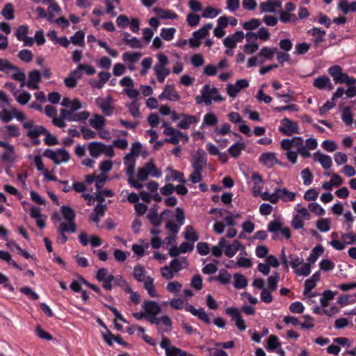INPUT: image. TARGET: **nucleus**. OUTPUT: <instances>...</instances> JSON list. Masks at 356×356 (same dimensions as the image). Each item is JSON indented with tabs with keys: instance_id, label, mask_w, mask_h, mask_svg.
<instances>
[{
	"instance_id": "20e7f679",
	"label": "nucleus",
	"mask_w": 356,
	"mask_h": 356,
	"mask_svg": "<svg viewBox=\"0 0 356 356\" xmlns=\"http://www.w3.org/2000/svg\"><path fill=\"white\" fill-rule=\"evenodd\" d=\"M88 150L90 156L93 158H97L102 154H104L109 157H113L115 156L113 146H107L101 142L90 143L88 144Z\"/></svg>"
},
{
	"instance_id": "a878e982",
	"label": "nucleus",
	"mask_w": 356,
	"mask_h": 356,
	"mask_svg": "<svg viewBox=\"0 0 356 356\" xmlns=\"http://www.w3.org/2000/svg\"><path fill=\"white\" fill-rule=\"evenodd\" d=\"M280 188H276L274 193H270L268 192H264L261 194V197L263 200L269 201L273 204H276L280 198Z\"/></svg>"
},
{
	"instance_id": "bb28decb",
	"label": "nucleus",
	"mask_w": 356,
	"mask_h": 356,
	"mask_svg": "<svg viewBox=\"0 0 356 356\" xmlns=\"http://www.w3.org/2000/svg\"><path fill=\"white\" fill-rule=\"evenodd\" d=\"M57 231L64 233H74L76 231V225L75 222H61L57 228Z\"/></svg>"
},
{
	"instance_id": "bf43d9fd",
	"label": "nucleus",
	"mask_w": 356,
	"mask_h": 356,
	"mask_svg": "<svg viewBox=\"0 0 356 356\" xmlns=\"http://www.w3.org/2000/svg\"><path fill=\"white\" fill-rule=\"evenodd\" d=\"M84 36L85 33L83 31H78L71 37V41L75 45H81L83 44Z\"/></svg>"
},
{
	"instance_id": "a18cd8bd",
	"label": "nucleus",
	"mask_w": 356,
	"mask_h": 356,
	"mask_svg": "<svg viewBox=\"0 0 356 356\" xmlns=\"http://www.w3.org/2000/svg\"><path fill=\"white\" fill-rule=\"evenodd\" d=\"M280 279L278 273H275L273 275L268 278V289L271 291H275L277 288V283Z\"/></svg>"
},
{
	"instance_id": "c756f323",
	"label": "nucleus",
	"mask_w": 356,
	"mask_h": 356,
	"mask_svg": "<svg viewBox=\"0 0 356 356\" xmlns=\"http://www.w3.org/2000/svg\"><path fill=\"white\" fill-rule=\"evenodd\" d=\"M154 11L162 19H175L177 18V15L172 10L155 8Z\"/></svg>"
},
{
	"instance_id": "4c0bfd02",
	"label": "nucleus",
	"mask_w": 356,
	"mask_h": 356,
	"mask_svg": "<svg viewBox=\"0 0 356 356\" xmlns=\"http://www.w3.org/2000/svg\"><path fill=\"white\" fill-rule=\"evenodd\" d=\"M214 280L222 284H228L231 280V275L226 270H220L218 275L215 277L211 278Z\"/></svg>"
},
{
	"instance_id": "13d9d810",
	"label": "nucleus",
	"mask_w": 356,
	"mask_h": 356,
	"mask_svg": "<svg viewBox=\"0 0 356 356\" xmlns=\"http://www.w3.org/2000/svg\"><path fill=\"white\" fill-rule=\"evenodd\" d=\"M317 228L323 232H325L330 229V220L328 218H322L316 222Z\"/></svg>"
},
{
	"instance_id": "0eeeda50",
	"label": "nucleus",
	"mask_w": 356,
	"mask_h": 356,
	"mask_svg": "<svg viewBox=\"0 0 356 356\" xmlns=\"http://www.w3.org/2000/svg\"><path fill=\"white\" fill-rule=\"evenodd\" d=\"M23 127L26 130V136L31 139L38 138L45 131V128L43 126L35 124L32 120L24 122Z\"/></svg>"
},
{
	"instance_id": "423d86ee",
	"label": "nucleus",
	"mask_w": 356,
	"mask_h": 356,
	"mask_svg": "<svg viewBox=\"0 0 356 356\" xmlns=\"http://www.w3.org/2000/svg\"><path fill=\"white\" fill-rule=\"evenodd\" d=\"M160 346L165 350L166 356H194L180 348L172 346L170 339L165 336L162 337Z\"/></svg>"
},
{
	"instance_id": "ea45409f",
	"label": "nucleus",
	"mask_w": 356,
	"mask_h": 356,
	"mask_svg": "<svg viewBox=\"0 0 356 356\" xmlns=\"http://www.w3.org/2000/svg\"><path fill=\"white\" fill-rule=\"evenodd\" d=\"M61 213L64 218L68 222H75V212L69 206H63Z\"/></svg>"
},
{
	"instance_id": "e2e57ef3",
	"label": "nucleus",
	"mask_w": 356,
	"mask_h": 356,
	"mask_svg": "<svg viewBox=\"0 0 356 356\" xmlns=\"http://www.w3.org/2000/svg\"><path fill=\"white\" fill-rule=\"evenodd\" d=\"M261 24V22L259 19H251L248 22H245L243 24V27L245 30H253L257 29Z\"/></svg>"
},
{
	"instance_id": "c03bdc74",
	"label": "nucleus",
	"mask_w": 356,
	"mask_h": 356,
	"mask_svg": "<svg viewBox=\"0 0 356 356\" xmlns=\"http://www.w3.org/2000/svg\"><path fill=\"white\" fill-rule=\"evenodd\" d=\"M227 241L224 237L221 238L218 242V245L213 246L211 249V253L213 256L220 257L222 254V248H225Z\"/></svg>"
},
{
	"instance_id": "603ef678",
	"label": "nucleus",
	"mask_w": 356,
	"mask_h": 356,
	"mask_svg": "<svg viewBox=\"0 0 356 356\" xmlns=\"http://www.w3.org/2000/svg\"><path fill=\"white\" fill-rule=\"evenodd\" d=\"M211 28L212 24L208 23L199 30L193 32V35L194 37H197V38L202 39L207 35L209 30L211 29Z\"/></svg>"
},
{
	"instance_id": "09e8293b",
	"label": "nucleus",
	"mask_w": 356,
	"mask_h": 356,
	"mask_svg": "<svg viewBox=\"0 0 356 356\" xmlns=\"http://www.w3.org/2000/svg\"><path fill=\"white\" fill-rule=\"evenodd\" d=\"M280 196L283 202L293 201L296 197V193L284 188H280Z\"/></svg>"
},
{
	"instance_id": "7ed1b4c3",
	"label": "nucleus",
	"mask_w": 356,
	"mask_h": 356,
	"mask_svg": "<svg viewBox=\"0 0 356 356\" xmlns=\"http://www.w3.org/2000/svg\"><path fill=\"white\" fill-rule=\"evenodd\" d=\"M149 175L154 177H159L161 175V171L157 169L152 160L138 168L137 174L135 175V179L139 183V181H146Z\"/></svg>"
},
{
	"instance_id": "f03ea898",
	"label": "nucleus",
	"mask_w": 356,
	"mask_h": 356,
	"mask_svg": "<svg viewBox=\"0 0 356 356\" xmlns=\"http://www.w3.org/2000/svg\"><path fill=\"white\" fill-rule=\"evenodd\" d=\"M223 97L218 93L216 88H211L209 85L204 86L201 90V95L195 97L197 104H200L204 103L207 106L211 104L212 100L219 102L223 100Z\"/></svg>"
},
{
	"instance_id": "72a5a7b5",
	"label": "nucleus",
	"mask_w": 356,
	"mask_h": 356,
	"mask_svg": "<svg viewBox=\"0 0 356 356\" xmlns=\"http://www.w3.org/2000/svg\"><path fill=\"white\" fill-rule=\"evenodd\" d=\"M146 270L145 268L138 264L134 268V278L139 282H144L146 279L145 277Z\"/></svg>"
},
{
	"instance_id": "412c9836",
	"label": "nucleus",
	"mask_w": 356,
	"mask_h": 356,
	"mask_svg": "<svg viewBox=\"0 0 356 356\" xmlns=\"http://www.w3.org/2000/svg\"><path fill=\"white\" fill-rule=\"evenodd\" d=\"M259 161L268 168L273 167L275 163H278L275 154L273 152L264 153L259 156Z\"/></svg>"
},
{
	"instance_id": "4be33fe9",
	"label": "nucleus",
	"mask_w": 356,
	"mask_h": 356,
	"mask_svg": "<svg viewBox=\"0 0 356 356\" xmlns=\"http://www.w3.org/2000/svg\"><path fill=\"white\" fill-rule=\"evenodd\" d=\"M225 248V254L229 258L233 257L238 250H244V247L238 240H234L230 245L226 243Z\"/></svg>"
},
{
	"instance_id": "473e14b6",
	"label": "nucleus",
	"mask_w": 356,
	"mask_h": 356,
	"mask_svg": "<svg viewBox=\"0 0 356 356\" xmlns=\"http://www.w3.org/2000/svg\"><path fill=\"white\" fill-rule=\"evenodd\" d=\"M144 288L147 290L151 297H156L157 293L154 284V279L151 277H147L144 281Z\"/></svg>"
},
{
	"instance_id": "39448f33",
	"label": "nucleus",
	"mask_w": 356,
	"mask_h": 356,
	"mask_svg": "<svg viewBox=\"0 0 356 356\" xmlns=\"http://www.w3.org/2000/svg\"><path fill=\"white\" fill-rule=\"evenodd\" d=\"M43 155L52 160L57 165L63 162H67L70 159L69 152L63 148L57 150L47 149L44 150Z\"/></svg>"
},
{
	"instance_id": "6e6d98bb",
	"label": "nucleus",
	"mask_w": 356,
	"mask_h": 356,
	"mask_svg": "<svg viewBox=\"0 0 356 356\" xmlns=\"http://www.w3.org/2000/svg\"><path fill=\"white\" fill-rule=\"evenodd\" d=\"M279 346H280V343L278 341V338L275 335L269 336L267 339V350H274Z\"/></svg>"
},
{
	"instance_id": "a211bd4d",
	"label": "nucleus",
	"mask_w": 356,
	"mask_h": 356,
	"mask_svg": "<svg viewBox=\"0 0 356 356\" xmlns=\"http://www.w3.org/2000/svg\"><path fill=\"white\" fill-rule=\"evenodd\" d=\"M41 79V74L38 70H33L29 73V80L26 86L29 88L36 90L39 88L38 83Z\"/></svg>"
},
{
	"instance_id": "3c124183",
	"label": "nucleus",
	"mask_w": 356,
	"mask_h": 356,
	"mask_svg": "<svg viewBox=\"0 0 356 356\" xmlns=\"http://www.w3.org/2000/svg\"><path fill=\"white\" fill-rule=\"evenodd\" d=\"M280 19L283 23H287L291 21H296L297 19L296 15L293 13L285 12L282 8L279 9Z\"/></svg>"
},
{
	"instance_id": "393cba45",
	"label": "nucleus",
	"mask_w": 356,
	"mask_h": 356,
	"mask_svg": "<svg viewBox=\"0 0 356 356\" xmlns=\"http://www.w3.org/2000/svg\"><path fill=\"white\" fill-rule=\"evenodd\" d=\"M106 120L99 114H94L89 120L90 125L96 130L101 129L105 125Z\"/></svg>"
},
{
	"instance_id": "c85d7f7f",
	"label": "nucleus",
	"mask_w": 356,
	"mask_h": 356,
	"mask_svg": "<svg viewBox=\"0 0 356 356\" xmlns=\"http://www.w3.org/2000/svg\"><path fill=\"white\" fill-rule=\"evenodd\" d=\"M338 7L344 14H347L350 11L355 12L356 1L349 3L348 0H342L339 2Z\"/></svg>"
},
{
	"instance_id": "cd10ccee",
	"label": "nucleus",
	"mask_w": 356,
	"mask_h": 356,
	"mask_svg": "<svg viewBox=\"0 0 356 356\" xmlns=\"http://www.w3.org/2000/svg\"><path fill=\"white\" fill-rule=\"evenodd\" d=\"M337 293L338 291H332L330 290L323 291L320 300L321 307L323 308L327 307L328 306L329 301L332 300Z\"/></svg>"
},
{
	"instance_id": "9d476101",
	"label": "nucleus",
	"mask_w": 356,
	"mask_h": 356,
	"mask_svg": "<svg viewBox=\"0 0 356 356\" xmlns=\"http://www.w3.org/2000/svg\"><path fill=\"white\" fill-rule=\"evenodd\" d=\"M60 115L68 121L76 122L84 121L87 120L90 116V113L88 111L75 113V111H72L67 109H61Z\"/></svg>"
},
{
	"instance_id": "e433bc0d",
	"label": "nucleus",
	"mask_w": 356,
	"mask_h": 356,
	"mask_svg": "<svg viewBox=\"0 0 356 356\" xmlns=\"http://www.w3.org/2000/svg\"><path fill=\"white\" fill-rule=\"evenodd\" d=\"M97 104L102 109V112L106 115H111L113 112V108L110 104L106 102L104 99H97Z\"/></svg>"
},
{
	"instance_id": "de8ad7c7",
	"label": "nucleus",
	"mask_w": 356,
	"mask_h": 356,
	"mask_svg": "<svg viewBox=\"0 0 356 356\" xmlns=\"http://www.w3.org/2000/svg\"><path fill=\"white\" fill-rule=\"evenodd\" d=\"M0 259L6 261L8 264L13 266V267L22 270V268L12 259L11 254L6 251L0 250Z\"/></svg>"
},
{
	"instance_id": "4468645a",
	"label": "nucleus",
	"mask_w": 356,
	"mask_h": 356,
	"mask_svg": "<svg viewBox=\"0 0 356 356\" xmlns=\"http://www.w3.org/2000/svg\"><path fill=\"white\" fill-rule=\"evenodd\" d=\"M260 9L263 13H275L282 8V2L279 0H267L259 4Z\"/></svg>"
},
{
	"instance_id": "37998d69",
	"label": "nucleus",
	"mask_w": 356,
	"mask_h": 356,
	"mask_svg": "<svg viewBox=\"0 0 356 356\" xmlns=\"http://www.w3.org/2000/svg\"><path fill=\"white\" fill-rule=\"evenodd\" d=\"M3 17L7 20L13 19L14 16V8L10 3H6L1 12Z\"/></svg>"
},
{
	"instance_id": "f257e3e1",
	"label": "nucleus",
	"mask_w": 356,
	"mask_h": 356,
	"mask_svg": "<svg viewBox=\"0 0 356 356\" xmlns=\"http://www.w3.org/2000/svg\"><path fill=\"white\" fill-rule=\"evenodd\" d=\"M138 149L134 147L131 148V152L124 157V163L126 165V174L128 177L127 181L129 185L136 189L142 188L144 185L136 181L135 179V165L136 157L139 155L140 145L138 143L134 144Z\"/></svg>"
},
{
	"instance_id": "b1692460",
	"label": "nucleus",
	"mask_w": 356,
	"mask_h": 356,
	"mask_svg": "<svg viewBox=\"0 0 356 356\" xmlns=\"http://www.w3.org/2000/svg\"><path fill=\"white\" fill-rule=\"evenodd\" d=\"M180 116L182 118V120L179 122L178 127L183 129H189L191 124L197 122V118L195 115L181 113Z\"/></svg>"
},
{
	"instance_id": "0e129e2a",
	"label": "nucleus",
	"mask_w": 356,
	"mask_h": 356,
	"mask_svg": "<svg viewBox=\"0 0 356 356\" xmlns=\"http://www.w3.org/2000/svg\"><path fill=\"white\" fill-rule=\"evenodd\" d=\"M43 134L45 136L44 143L47 145H56L58 144V140L57 138L45 129V131L43 132Z\"/></svg>"
},
{
	"instance_id": "dca6fc26",
	"label": "nucleus",
	"mask_w": 356,
	"mask_h": 356,
	"mask_svg": "<svg viewBox=\"0 0 356 356\" xmlns=\"http://www.w3.org/2000/svg\"><path fill=\"white\" fill-rule=\"evenodd\" d=\"M143 308L147 316H156L161 311L160 305L156 302L152 300L145 301Z\"/></svg>"
},
{
	"instance_id": "680f3d73",
	"label": "nucleus",
	"mask_w": 356,
	"mask_h": 356,
	"mask_svg": "<svg viewBox=\"0 0 356 356\" xmlns=\"http://www.w3.org/2000/svg\"><path fill=\"white\" fill-rule=\"evenodd\" d=\"M128 109L131 115L134 118H139L140 113L139 110V104L137 100L134 101L128 105Z\"/></svg>"
},
{
	"instance_id": "f8f14e48",
	"label": "nucleus",
	"mask_w": 356,
	"mask_h": 356,
	"mask_svg": "<svg viewBox=\"0 0 356 356\" xmlns=\"http://www.w3.org/2000/svg\"><path fill=\"white\" fill-rule=\"evenodd\" d=\"M248 86L249 83L248 80L245 79L237 80L235 84L229 83L227 85V94L229 97L234 98L242 89L246 88Z\"/></svg>"
},
{
	"instance_id": "69168bd1",
	"label": "nucleus",
	"mask_w": 356,
	"mask_h": 356,
	"mask_svg": "<svg viewBox=\"0 0 356 356\" xmlns=\"http://www.w3.org/2000/svg\"><path fill=\"white\" fill-rule=\"evenodd\" d=\"M236 264L238 267L250 268L252 266V263L250 259L243 257L242 253H241L237 257Z\"/></svg>"
},
{
	"instance_id": "58836bf2",
	"label": "nucleus",
	"mask_w": 356,
	"mask_h": 356,
	"mask_svg": "<svg viewBox=\"0 0 356 356\" xmlns=\"http://www.w3.org/2000/svg\"><path fill=\"white\" fill-rule=\"evenodd\" d=\"M184 238L192 242H195L199 239V236L192 225H188L186 227Z\"/></svg>"
},
{
	"instance_id": "7c9ffc66",
	"label": "nucleus",
	"mask_w": 356,
	"mask_h": 356,
	"mask_svg": "<svg viewBox=\"0 0 356 356\" xmlns=\"http://www.w3.org/2000/svg\"><path fill=\"white\" fill-rule=\"evenodd\" d=\"M245 147V143H236L228 149V152L232 157L237 158L239 156L241 151L243 150Z\"/></svg>"
},
{
	"instance_id": "aec40b11",
	"label": "nucleus",
	"mask_w": 356,
	"mask_h": 356,
	"mask_svg": "<svg viewBox=\"0 0 356 356\" xmlns=\"http://www.w3.org/2000/svg\"><path fill=\"white\" fill-rule=\"evenodd\" d=\"M328 73L333 77V80L336 84L342 83L344 79L343 76L347 74L342 72V68L339 65H333L328 69Z\"/></svg>"
},
{
	"instance_id": "052dcab7",
	"label": "nucleus",
	"mask_w": 356,
	"mask_h": 356,
	"mask_svg": "<svg viewBox=\"0 0 356 356\" xmlns=\"http://www.w3.org/2000/svg\"><path fill=\"white\" fill-rule=\"evenodd\" d=\"M14 71L13 74L12 75V78L15 80L21 82V87H23L25 85V74L20 71L18 67H17V70H12Z\"/></svg>"
},
{
	"instance_id": "f3484780",
	"label": "nucleus",
	"mask_w": 356,
	"mask_h": 356,
	"mask_svg": "<svg viewBox=\"0 0 356 356\" xmlns=\"http://www.w3.org/2000/svg\"><path fill=\"white\" fill-rule=\"evenodd\" d=\"M313 85L318 89L323 90L327 88L329 90L333 89L330 79L327 76H320L314 80Z\"/></svg>"
},
{
	"instance_id": "338daca9",
	"label": "nucleus",
	"mask_w": 356,
	"mask_h": 356,
	"mask_svg": "<svg viewBox=\"0 0 356 356\" xmlns=\"http://www.w3.org/2000/svg\"><path fill=\"white\" fill-rule=\"evenodd\" d=\"M29 28L26 25L19 26L15 32V35L19 41L24 40V38L27 36Z\"/></svg>"
},
{
	"instance_id": "ddd939ff",
	"label": "nucleus",
	"mask_w": 356,
	"mask_h": 356,
	"mask_svg": "<svg viewBox=\"0 0 356 356\" xmlns=\"http://www.w3.org/2000/svg\"><path fill=\"white\" fill-rule=\"evenodd\" d=\"M160 99H168L169 101H178L180 99V95L175 90L173 85H166L163 89V92L159 96Z\"/></svg>"
},
{
	"instance_id": "2eb2a0df",
	"label": "nucleus",
	"mask_w": 356,
	"mask_h": 356,
	"mask_svg": "<svg viewBox=\"0 0 356 356\" xmlns=\"http://www.w3.org/2000/svg\"><path fill=\"white\" fill-rule=\"evenodd\" d=\"M186 311L191 313L193 316H197L200 320L207 324L211 323L208 314L203 308L196 309L193 305H189L186 307Z\"/></svg>"
},
{
	"instance_id": "864d4df0",
	"label": "nucleus",
	"mask_w": 356,
	"mask_h": 356,
	"mask_svg": "<svg viewBox=\"0 0 356 356\" xmlns=\"http://www.w3.org/2000/svg\"><path fill=\"white\" fill-rule=\"evenodd\" d=\"M17 102L22 105L26 104L31 99V95L29 92L24 91L22 93L17 95V92L14 93Z\"/></svg>"
},
{
	"instance_id": "9b49d317",
	"label": "nucleus",
	"mask_w": 356,
	"mask_h": 356,
	"mask_svg": "<svg viewBox=\"0 0 356 356\" xmlns=\"http://www.w3.org/2000/svg\"><path fill=\"white\" fill-rule=\"evenodd\" d=\"M280 145L284 150L291 149L293 147L296 148V152H298L305 146V143L302 137L295 136L291 139H283L280 143Z\"/></svg>"
},
{
	"instance_id": "1a4fd4ad",
	"label": "nucleus",
	"mask_w": 356,
	"mask_h": 356,
	"mask_svg": "<svg viewBox=\"0 0 356 356\" xmlns=\"http://www.w3.org/2000/svg\"><path fill=\"white\" fill-rule=\"evenodd\" d=\"M206 165V153L203 149H199L192 155V167L194 170H202Z\"/></svg>"
},
{
	"instance_id": "5fc2aeb1",
	"label": "nucleus",
	"mask_w": 356,
	"mask_h": 356,
	"mask_svg": "<svg viewBox=\"0 0 356 356\" xmlns=\"http://www.w3.org/2000/svg\"><path fill=\"white\" fill-rule=\"evenodd\" d=\"M176 29L175 28H163L161 31V37L167 41H170L173 39Z\"/></svg>"
},
{
	"instance_id": "a19ab883",
	"label": "nucleus",
	"mask_w": 356,
	"mask_h": 356,
	"mask_svg": "<svg viewBox=\"0 0 356 356\" xmlns=\"http://www.w3.org/2000/svg\"><path fill=\"white\" fill-rule=\"evenodd\" d=\"M324 249L321 245H318L312 249V253L307 258V261L310 264H314L318 257L323 253Z\"/></svg>"
},
{
	"instance_id": "8fccbe9b",
	"label": "nucleus",
	"mask_w": 356,
	"mask_h": 356,
	"mask_svg": "<svg viewBox=\"0 0 356 356\" xmlns=\"http://www.w3.org/2000/svg\"><path fill=\"white\" fill-rule=\"evenodd\" d=\"M141 56L142 55L140 52H135V53L125 52L122 55V58H123L124 61H125V62H129L131 63H134L140 59Z\"/></svg>"
},
{
	"instance_id": "f704fd0d",
	"label": "nucleus",
	"mask_w": 356,
	"mask_h": 356,
	"mask_svg": "<svg viewBox=\"0 0 356 356\" xmlns=\"http://www.w3.org/2000/svg\"><path fill=\"white\" fill-rule=\"evenodd\" d=\"M154 70L157 80L160 83H163L165 77L170 74V70L165 67L154 66Z\"/></svg>"
},
{
	"instance_id": "774afa93",
	"label": "nucleus",
	"mask_w": 356,
	"mask_h": 356,
	"mask_svg": "<svg viewBox=\"0 0 356 356\" xmlns=\"http://www.w3.org/2000/svg\"><path fill=\"white\" fill-rule=\"evenodd\" d=\"M282 223L277 220L270 221L268 225V231L276 234L282 229Z\"/></svg>"
},
{
	"instance_id": "5701e85b",
	"label": "nucleus",
	"mask_w": 356,
	"mask_h": 356,
	"mask_svg": "<svg viewBox=\"0 0 356 356\" xmlns=\"http://www.w3.org/2000/svg\"><path fill=\"white\" fill-rule=\"evenodd\" d=\"M314 159L315 161H318L325 170L329 169L332 164V159L330 156L323 154L319 152L314 154Z\"/></svg>"
},
{
	"instance_id": "c9c22d12",
	"label": "nucleus",
	"mask_w": 356,
	"mask_h": 356,
	"mask_svg": "<svg viewBox=\"0 0 356 356\" xmlns=\"http://www.w3.org/2000/svg\"><path fill=\"white\" fill-rule=\"evenodd\" d=\"M277 53V48L276 47H264L261 48L260 50L258 56L263 57L264 59L266 60H272L275 54Z\"/></svg>"
},
{
	"instance_id": "49530a36",
	"label": "nucleus",
	"mask_w": 356,
	"mask_h": 356,
	"mask_svg": "<svg viewBox=\"0 0 356 356\" xmlns=\"http://www.w3.org/2000/svg\"><path fill=\"white\" fill-rule=\"evenodd\" d=\"M12 70H17V66L6 58H0V71L9 73Z\"/></svg>"
},
{
	"instance_id": "4d7b16f0",
	"label": "nucleus",
	"mask_w": 356,
	"mask_h": 356,
	"mask_svg": "<svg viewBox=\"0 0 356 356\" xmlns=\"http://www.w3.org/2000/svg\"><path fill=\"white\" fill-rule=\"evenodd\" d=\"M17 56L21 60L26 63L32 61L33 58V54L30 50L28 49H23L19 51Z\"/></svg>"
},
{
	"instance_id": "6e6552de",
	"label": "nucleus",
	"mask_w": 356,
	"mask_h": 356,
	"mask_svg": "<svg viewBox=\"0 0 356 356\" xmlns=\"http://www.w3.org/2000/svg\"><path fill=\"white\" fill-rule=\"evenodd\" d=\"M279 131L285 136H291L293 134H299V127L296 122L292 121L287 118L281 120V126Z\"/></svg>"
},
{
	"instance_id": "6ab92c4d",
	"label": "nucleus",
	"mask_w": 356,
	"mask_h": 356,
	"mask_svg": "<svg viewBox=\"0 0 356 356\" xmlns=\"http://www.w3.org/2000/svg\"><path fill=\"white\" fill-rule=\"evenodd\" d=\"M252 179L254 185L252 187V193L254 197L261 195V190L263 188V179L261 176L257 172H253L252 175Z\"/></svg>"
},
{
	"instance_id": "2f4dec72",
	"label": "nucleus",
	"mask_w": 356,
	"mask_h": 356,
	"mask_svg": "<svg viewBox=\"0 0 356 356\" xmlns=\"http://www.w3.org/2000/svg\"><path fill=\"white\" fill-rule=\"evenodd\" d=\"M234 280V286L236 289H244L248 285L247 278L240 273H235Z\"/></svg>"
},
{
	"instance_id": "79ce46f5",
	"label": "nucleus",
	"mask_w": 356,
	"mask_h": 356,
	"mask_svg": "<svg viewBox=\"0 0 356 356\" xmlns=\"http://www.w3.org/2000/svg\"><path fill=\"white\" fill-rule=\"evenodd\" d=\"M147 218L154 226H160L161 223V216L158 215L156 209H152L151 212L147 216Z\"/></svg>"
}]
</instances>
